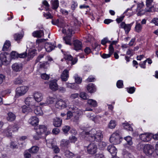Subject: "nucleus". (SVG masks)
I'll return each instance as SVG.
<instances>
[{"instance_id":"nucleus-1","label":"nucleus","mask_w":158,"mask_h":158,"mask_svg":"<svg viewBox=\"0 0 158 158\" xmlns=\"http://www.w3.org/2000/svg\"><path fill=\"white\" fill-rule=\"evenodd\" d=\"M83 133L85 134V137L87 138V139L89 141H99L103 138V135L100 130L96 131L94 130H92L89 132L83 131Z\"/></svg>"},{"instance_id":"nucleus-2","label":"nucleus","mask_w":158,"mask_h":158,"mask_svg":"<svg viewBox=\"0 0 158 158\" xmlns=\"http://www.w3.org/2000/svg\"><path fill=\"white\" fill-rule=\"evenodd\" d=\"M34 130L36 134L33 136V138L36 140H38L41 138V135L46 131L47 128L44 125H40L35 127Z\"/></svg>"},{"instance_id":"nucleus-3","label":"nucleus","mask_w":158,"mask_h":158,"mask_svg":"<svg viewBox=\"0 0 158 158\" xmlns=\"http://www.w3.org/2000/svg\"><path fill=\"white\" fill-rule=\"evenodd\" d=\"M70 109L72 110L73 114L71 120L74 122H77L80 117L83 114L82 111L74 106L70 107Z\"/></svg>"},{"instance_id":"nucleus-4","label":"nucleus","mask_w":158,"mask_h":158,"mask_svg":"<svg viewBox=\"0 0 158 158\" xmlns=\"http://www.w3.org/2000/svg\"><path fill=\"white\" fill-rule=\"evenodd\" d=\"M64 43L67 45L74 46L73 49L77 51L81 50L83 47L82 42L79 40H64Z\"/></svg>"},{"instance_id":"nucleus-5","label":"nucleus","mask_w":158,"mask_h":158,"mask_svg":"<svg viewBox=\"0 0 158 158\" xmlns=\"http://www.w3.org/2000/svg\"><path fill=\"white\" fill-rule=\"evenodd\" d=\"M19 127L16 125H10L3 131L4 134L8 137H11L12 132L18 131Z\"/></svg>"},{"instance_id":"nucleus-6","label":"nucleus","mask_w":158,"mask_h":158,"mask_svg":"<svg viewBox=\"0 0 158 158\" xmlns=\"http://www.w3.org/2000/svg\"><path fill=\"white\" fill-rule=\"evenodd\" d=\"M29 88L26 86L18 87L16 90L15 97L18 98L25 94L28 90Z\"/></svg>"},{"instance_id":"nucleus-7","label":"nucleus","mask_w":158,"mask_h":158,"mask_svg":"<svg viewBox=\"0 0 158 158\" xmlns=\"http://www.w3.org/2000/svg\"><path fill=\"white\" fill-rule=\"evenodd\" d=\"M121 137L117 132L113 133L110 138V141L113 144L116 145L120 143Z\"/></svg>"},{"instance_id":"nucleus-8","label":"nucleus","mask_w":158,"mask_h":158,"mask_svg":"<svg viewBox=\"0 0 158 158\" xmlns=\"http://www.w3.org/2000/svg\"><path fill=\"white\" fill-rule=\"evenodd\" d=\"M47 145L48 147L52 149L53 152L55 153H58L60 151L59 148L55 144L54 142L53 141L52 139L47 141Z\"/></svg>"},{"instance_id":"nucleus-9","label":"nucleus","mask_w":158,"mask_h":158,"mask_svg":"<svg viewBox=\"0 0 158 158\" xmlns=\"http://www.w3.org/2000/svg\"><path fill=\"white\" fill-rule=\"evenodd\" d=\"M87 152L89 154H94L96 153L98 150L96 145L94 143H90L87 147Z\"/></svg>"},{"instance_id":"nucleus-10","label":"nucleus","mask_w":158,"mask_h":158,"mask_svg":"<svg viewBox=\"0 0 158 158\" xmlns=\"http://www.w3.org/2000/svg\"><path fill=\"white\" fill-rule=\"evenodd\" d=\"M143 152L147 155L149 156L154 152V148L152 145L146 144L144 146Z\"/></svg>"},{"instance_id":"nucleus-11","label":"nucleus","mask_w":158,"mask_h":158,"mask_svg":"<svg viewBox=\"0 0 158 158\" xmlns=\"http://www.w3.org/2000/svg\"><path fill=\"white\" fill-rule=\"evenodd\" d=\"M154 0H146V10L148 12H154L155 9L153 4Z\"/></svg>"},{"instance_id":"nucleus-12","label":"nucleus","mask_w":158,"mask_h":158,"mask_svg":"<svg viewBox=\"0 0 158 158\" xmlns=\"http://www.w3.org/2000/svg\"><path fill=\"white\" fill-rule=\"evenodd\" d=\"M133 24V23L129 24H126L124 22H123L120 24V27L124 29L125 33L126 34H127L130 31Z\"/></svg>"},{"instance_id":"nucleus-13","label":"nucleus","mask_w":158,"mask_h":158,"mask_svg":"<svg viewBox=\"0 0 158 158\" xmlns=\"http://www.w3.org/2000/svg\"><path fill=\"white\" fill-rule=\"evenodd\" d=\"M67 101V100L63 101L62 99H60L57 102L55 106L57 108L59 109L64 108L67 107V104L66 102Z\"/></svg>"},{"instance_id":"nucleus-14","label":"nucleus","mask_w":158,"mask_h":158,"mask_svg":"<svg viewBox=\"0 0 158 158\" xmlns=\"http://www.w3.org/2000/svg\"><path fill=\"white\" fill-rule=\"evenodd\" d=\"M25 103L26 105L31 108H34L35 107V101L32 97H27L25 99Z\"/></svg>"},{"instance_id":"nucleus-15","label":"nucleus","mask_w":158,"mask_h":158,"mask_svg":"<svg viewBox=\"0 0 158 158\" xmlns=\"http://www.w3.org/2000/svg\"><path fill=\"white\" fill-rule=\"evenodd\" d=\"M151 133H144L139 135L141 140L144 142H148L152 138Z\"/></svg>"},{"instance_id":"nucleus-16","label":"nucleus","mask_w":158,"mask_h":158,"mask_svg":"<svg viewBox=\"0 0 158 158\" xmlns=\"http://www.w3.org/2000/svg\"><path fill=\"white\" fill-rule=\"evenodd\" d=\"M62 32L64 33H66V36L64 37L63 40H70L72 36V30L71 28H69L66 31L65 29L63 28L62 31Z\"/></svg>"},{"instance_id":"nucleus-17","label":"nucleus","mask_w":158,"mask_h":158,"mask_svg":"<svg viewBox=\"0 0 158 158\" xmlns=\"http://www.w3.org/2000/svg\"><path fill=\"white\" fill-rule=\"evenodd\" d=\"M22 64L19 63H15L13 64L12 66V70L16 72L21 71L22 69Z\"/></svg>"},{"instance_id":"nucleus-18","label":"nucleus","mask_w":158,"mask_h":158,"mask_svg":"<svg viewBox=\"0 0 158 158\" xmlns=\"http://www.w3.org/2000/svg\"><path fill=\"white\" fill-rule=\"evenodd\" d=\"M107 150L111 154L112 156H116L117 151L115 147L112 145H110L108 146Z\"/></svg>"},{"instance_id":"nucleus-19","label":"nucleus","mask_w":158,"mask_h":158,"mask_svg":"<svg viewBox=\"0 0 158 158\" xmlns=\"http://www.w3.org/2000/svg\"><path fill=\"white\" fill-rule=\"evenodd\" d=\"M34 99L38 102H40L43 99V95L41 93L35 92L33 94Z\"/></svg>"},{"instance_id":"nucleus-20","label":"nucleus","mask_w":158,"mask_h":158,"mask_svg":"<svg viewBox=\"0 0 158 158\" xmlns=\"http://www.w3.org/2000/svg\"><path fill=\"white\" fill-rule=\"evenodd\" d=\"M57 81L53 80L50 81L49 86L50 89L53 91L56 90L58 89V86L57 83Z\"/></svg>"},{"instance_id":"nucleus-21","label":"nucleus","mask_w":158,"mask_h":158,"mask_svg":"<svg viewBox=\"0 0 158 158\" xmlns=\"http://www.w3.org/2000/svg\"><path fill=\"white\" fill-rule=\"evenodd\" d=\"M28 122L32 125L34 126L38 125L39 120L36 117L32 116L29 119Z\"/></svg>"},{"instance_id":"nucleus-22","label":"nucleus","mask_w":158,"mask_h":158,"mask_svg":"<svg viewBox=\"0 0 158 158\" xmlns=\"http://www.w3.org/2000/svg\"><path fill=\"white\" fill-rule=\"evenodd\" d=\"M32 35L34 37L40 38L44 35V34L43 30H39L34 31L32 33Z\"/></svg>"},{"instance_id":"nucleus-23","label":"nucleus","mask_w":158,"mask_h":158,"mask_svg":"<svg viewBox=\"0 0 158 158\" xmlns=\"http://www.w3.org/2000/svg\"><path fill=\"white\" fill-rule=\"evenodd\" d=\"M62 120L60 118H56L53 119V124L56 127H60L62 124Z\"/></svg>"},{"instance_id":"nucleus-24","label":"nucleus","mask_w":158,"mask_h":158,"mask_svg":"<svg viewBox=\"0 0 158 158\" xmlns=\"http://www.w3.org/2000/svg\"><path fill=\"white\" fill-rule=\"evenodd\" d=\"M56 47H57L56 44H52L46 43L45 46L46 51L48 52H51Z\"/></svg>"},{"instance_id":"nucleus-25","label":"nucleus","mask_w":158,"mask_h":158,"mask_svg":"<svg viewBox=\"0 0 158 158\" xmlns=\"http://www.w3.org/2000/svg\"><path fill=\"white\" fill-rule=\"evenodd\" d=\"M69 77V71L67 69H65L63 71L61 76V78L62 81H67Z\"/></svg>"},{"instance_id":"nucleus-26","label":"nucleus","mask_w":158,"mask_h":158,"mask_svg":"<svg viewBox=\"0 0 158 158\" xmlns=\"http://www.w3.org/2000/svg\"><path fill=\"white\" fill-rule=\"evenodd\" d=\"M87 89L88 91L90 93H94L96 91L95 86L93 83L88 84L87 86Z\"/></svg>"},{"instance_id":"nucleus-27","label":"nucleus","mask_w":158,"mask_h":158,"mask_svg":"<svg viewBox=\"0 0 158 158\" xmlns=\"http://www.w3.org/2000/svg\"><path fill=\"white\" fill-rule=\"evenodd\" d=\"M55 100L56 99L55 98L53 97H49L47 98L45 103L41 104L44 106L52 104Z\"/></svg>"},{"instance_id":"nucleus-28","label":"nucleus","mask_w":158,"mask_h":158,"mask_svg":"<svg viewBox=\"0 0 158 158\" xmlns=\"http://www.w3.org/2000/svg\"><path fill=\"white\" fill-rule=\"evenodd\" d=\"M0 58L2 62V64L6 65L9 64V61L7 60V57L5 54H0Z\"/></svg>"},{"instance_id":"nucleus-29","label":"nucleus","mask_w":158,"mask_h":158,"mask_svg":"<svg viewBox=\"0 0 158 158\" xmlns=\"http://www.w3.org/2000/svg\"><path fill=\"white\" fill-rule=\"evenodd\" d=\"M16 118L15 114L11 112H9L7 114V116L6 117L7 120L9 121H14Z\"/></svg>"},{"instance_id":"nucleus-30","label":"nucleus","mask_w":158,"mask_h":158,"mask_svg":"<svg viewBox=\"0 0 158 158\" xmlns=\"http://www.w3.org/2000/svg\"><path fill=\"white\" fill-rule=\"evenodd\" d=\"M37 54V50L35 49H30L29 50L28 53V57L32 58Z\"/></svg>"},{"instance_id":"nucleus-31","label":"nucleus","mask_w":158,"mask_h":158,"mask_svg":"<svg viewBox=\"0 0 158 158\" xmlns=\"http://www.w3.org/2000/svg\"><path fill=\"white\" fill-rule=\"evenodd\" d=\"M66 85L67 87L72 89H77L79 88L78 85L75 83H66Z\"/></svg>"},{"instance_id":"nucleus-32","label":"nucleus","mask_w":158,"mask_h":158,"mask_svg":"<svg viewBox=\"0 0 158 158\" xmlns=\"http://www.w3.org/2000/svg\"><path fill=\"white\" fill-rule=\"evenodd\" d=\"M22 112L23 113L27 114L29 112L32 111V109L31 107H27L26 105H23L22 107Z\"/></svg>"},{"instance_id":"nucleus-33","label":"nucleus","mask_w":158,"mask_h":158,"mask_svg":"<svg viewBox=\"0 0 158 158\" xmlns=\"http://www.w3.org/2000/svg\"><path fill=\"white\" fill-rule=\"evenodd\" d=\"M10 43L9 40H6L3 45L2 50L4 51H7L10 47Z\"/></svg>"},{"instance_id":"nucleus-34","label":"nucleus","mask_w":158,"mask_h":158,"mask_svg":"<svg viewBox=\"0 0 158 158\" xmlns=\"http://www.w3.org/2000/svg\"><path fill=\"white\" fill-rule=\"evenodd\" d=\"M52 8L54 10H56L59 6V3L58 0L51 1Z\"/></svg>"},{"instance_id":"nucleus-35","label":"nucleus","mask_w":158,"mask_h":158,"mask_svg":"<svg viewBox=\"0 0 158 158\" xmlns=\"http://www.w3.org/2000/svg\"><path fill=\"white\" fill-rule=\"evenodd\" d=\"M34 113L37 115H41L43 114V112L41 107L37 106L35 109Z\"/></svg>"},{"instance_id":"nucleus-36","label":"nucleus","mask_w":158,"mask_h":158,"mask_svg":"<svg viewBox=\"0 0 158 158\" xmlns=\"http://www.w3.org/2000/svg\"><path fill=\"white\" fill-rule=\"evenodd\" d=\"M87 103L91 106L95 107L97 106V102L92 99H89L87 100Z\"/></svg>"},{"instance_id":"nucleus-37","label":"nucleus","mask_w":158,"mask_h":158,"mask_svg":"<svg viewBox=\"0 0 158 158\" xmlns=\"http://www.w3.org/2000/svg\"><path fill=\"white\" fill-rule=\"evenodd\" d=\"M142 29V26L139 23H136L135 27V30L138 33L140 32Z\"/></svg>"},{"instance_id":"nucleus-38","label":"nucleus","mask_w":158,"mask_h":158,"mask_svg":"<svg viewBox=\"0 0 158 158\" xmlns=\"http://www.w3.org/2000/svg\"><path fill=\"white\" fill-rule=\"evenodd\" d=\"M65 156L68 158H72L74 156V154L69 150H66L64 153Z\"/></svg>"},{"instance_id":"nucleus-39","label":"nucleus","mask_w":158,"mask_h":158,"mask_svg":"<svg viewBox=\"0 0 158 158\" xmlns=\"http://www.w3.org/2000/svg\"><path fill=\"white\" fill-rule=\"evenodd\" d=\"M123 126L125 129L127 130L131 131H133V129L131 125L128 123H124L123 124Z\"/></svg>"},{"instance_id":"nucleus-40","label":"nucleus","mask_w":158,"mask_h":158,"mask_svg":"<svg viewBox=\"0 0 158 158\" xmlns=\"http://www.w3.org/2000/svg\"><path fill=\"white\" fill-rule=\"evenodd\" d=\"M39 150V148L37 146L32 147L30 149L29 152L32 153H36Z\"/></svg>"},{"instance_id":"nucleus-41","label":"nucleus","mask_w":158,"mask_h":158,"mask_svg":"<svg viewBox=\"0 0 158 158\" xmlns=\"http://www.w3.org/2000/svg\"><path fill=\"white\" fill-rule=\"evenodd\" d=\"M69 140L63 139L60 142V145L62 147H66L69 144Z\"/></svg>"},{"instance_id":"nucleus-42","label":"nucleus","mask_w":158,"mask_h":158,"mask_svg":"<svg viewBox=\"0 0 158 158\" xmlns=\"http://www.w3.org/2000/svg\"><path fill=\"white\" fill-rule=\"evenodd\" d=\"M10 55L11 58L12 59H15L19 57V54L15 51H12L10 53Z\"/></svg>"},{"instance_id":"nucleus-43","label":"nucleus","mask_w":158,"mask_h":158,"mask_svg":"<svg viewBox=\"0 0 158 158\" xmlns=\"http://www.w3.org/2000/svg\"><path fill=\"white\" fill-rule=\"evenodd\" d=\"M116 126V123L115 121L114 120H111L109 123L108 127L111 129L114 128Z\"/></svg>"},{"instance_id":"nucleus-44","label":"nucleus","mask_w":158,"mask_h":158,"mask_svg":"<svg viewBox=\"0 0 158 158\" xmlns=\"http://www.w3.org/2000/svg\"><path fill=\"white\" fill-rule=\"evenodd\" d=\"M75 82L77 84H80L82 81V78L79 77L77 74H75L74 76Z\"/></svg>"},{"instance_id":"nucleus-45","label":"nucleus","mask_w":158,"mask_h":158,"mask_svg":"<svg viewBox=\"0 0 158 158\" xmlns=\"http://www.w3.org/2000/svg\"><path fill=\"white\" fill-rule=\"evenodd\" d=\"M106 143L103 141H100L98 144V146L101 150H103L106 145Z\"/></svg>"},{"instance_id":"nucleus-46","label":"nucleus","mask_w":158,"mask_h":158,"mask_svg":"<svg viewBox=\"0 0 158 158\" xmlns=\"http://www.w3.org/2000/svg\"><path fill=\"white\" fill-rule=\"evenodd\" d=\"M24 35V34H16L14 35L15 40H21L22 39Z\"/></svg>"},{"instance_id":"nucleus-47","label":"nucleus","mask_w":158,"mask_h":158,"mask_svg":"<svg viewBox=\"0 0 158 158\" xmlns=\"http://www.w3.org/2000/svg\"><path fill=\"white\" fill-rule=\"evenodd\" d=\"M124 139L127 141V143L129 145H131L132 144V138L130 136H127L124 138Z\"/></svg>"},{"instance_id":"nucleus-48","label":"nucleus","mask_w":158,"mask_h":158,"mask_svg":"<svg viewBox=\"0 0 158 158\" xmlns=\"http://www.w3.org/2000/svg\"><path fill=\"white\" fill-rule=\"evenodd\" d=\"M40 77L42 79L45 80H48L50 77L49 75L47 74L46 73H42L40 75Z\"/></svg>"},{"instance_id":"nucleus-49","label":"nucleus","mask_w":158,"mask_h":158,"mask_svg":"<svg viewBox=\"0 0 158 158\" xmlns=\"http://www.w3.org/2000/svg\"><path fill=\"white\" fill-rule=\"evenodd\" d=\"M42 4L45 6V8L46 10H49L50 5L46 0L43 1L42 2Z\"/></svg>"},{"instance_id":"nucleus-50","label":"nucleus","mask_w":158,"mask_h":158,"mask_svg":"<svg viewBox=\"0 0 158 158\" xmlns=\"http://www.w3.org/2000/svg\"><path fill=\"white\" fill-rule=\"evenodd\" d=\"M117 87L118 88H123V81L121 80H118L116 83Z\"/></svg>"},{"instance_id":"nucleus-51","label":"nucleus","mask_w":158,"mask_h":158,"mask_svg":"<svg viewBox=\"0 0 158 158\" xmlns=\"http://www.w3.org/2000/svg\"><path fill=\"white\" fill-rule=\"evenodd\" d=\"M80 96L81 98L84 100L87 99L89 98L86 94L84 92H81L80 94Z\"/></svg>"},{"instance_id":"nucleus-52","label":"nucleus","mask_w":158,"mask_h":158,"mask_svg":"<svg viewBox=\"0 0 158 158\" xmlns=\"http://www.w3.org/2000/svg\"><path fill=\"white\" fill-rule=\"evenodd\" d=\"M70 129V127L68 126H64L62 128V131L65 134H67Z\"/></svg>"},{"instance_id":"nucleus-53","label":"nucleus","mask_w":158,"mask_h":158,"mask_svg":"<svg viewBox=\"0 0 158 158\" xmlns=\"http://www.w3.org/2000/svg\"><path fill=\"white\" fill-rule=\"evenodd\" d=\"M137 11L138 12L137 15L138 16H141L144 14L146 12H148L146 10V8L145 10L141 9Z\"/></svg>"},{"instance_id":"nucleus-54","label":"nucleus","mask_w":158,"mask_h":158,"mask_svg":"<svg viewBox=\"0 0 158 158\" xmlns=\"http://www.w3.org/2000/svg\"><path fill=\"white\" fill-rule=\"evenodd\" d=\"M23 82V80L20 78L19 77L17 78L15 80L14 83L16 85H19L22 84Z\"/></svg>"},{"instance_id":"nucleus-55","label":"nucleus","mask_w":158,"mask_h":158,"mask_svg":"<svg viewBox=\"0 0 158 158\" xmlns=\"http://www.w3.org/2000/svg\"><path fill=\"white\" fill-rule=\"evenodd\" d=\"M64 58L68 61H71L73 60V57L70 55L66 53L64 54Z\"/></svg>"},{"instance_id":"nucleus-56","label":"nucleus","mask_w":158,"mask_h":158,"mask_svg":"<svg viewBox=\"0 0 158 158\" xmlns=\"http://www.w3.org/2000/svg\"><path fill=\"white\" fill-rule=\"evenodd\" d=\"M73 112H72L71 111H68L67 113V118L66 119L68 120L70 119L71 118H72L73 117Z\"/></svg>"},{"instance_id":"nucleus-57","label":"nucleus","mask_w":158,"mask_h":158,"mask_svg":"<svg viewBox=\"0 0 158 158\" xmlns=\"http://www.w3.org/2000/svg\"><path fill=\"white\" fill-rule=\"evenodd\" d=\"M44 55L45 54L44 53L40 54L39 55L35 60V63H37L39 62L41 59L44 57Z\"/></svg>"},{"instance_id":"nucleus-58","label":"nucleus","mask_w":158,"mask_h":158,"mask_svg":"<svg viewBox=\"0 0 158 158\" xmlns=\"http://www.w3.org/2000/svg\"><path fill=\"white\" fill-rule=\"evenodd\" d=\"M127 92L130 94H133L135 91V88L134 87H131L127 89Z\"/></svg>"},{"instance_id":"nucleus-59","label":"nucleus","mask_w":158,"mask_h":158,"mask_svg":"<svg viewBox=\"0 0 158 158\" xmlns=\"http://www.w3.org/2000/svg\"><path fill=\"white\" fill-rule=\"evenodd\" d=\"M126 53L127 55L131 56L134 54L135 53L132 49H129L127 51Z\"/></svg>"},{"instance_id":"nucleus-60","label":"nucleus","mask_w":158,"mask_h":158,"mask_svg":"<svg viewBox=\"0 0 158 158\" xmlns=\"http://www.w3.org/2000/svg\"><path fill=\"white\" fill-rule=\"evenodd\" d=\"M95 79V78L94 77L92 76H90L86 80V81L87 82H92L94 81Z\"/></svg>"},{"instance_id":"nucleus-61","label":"nucleus","mask_w":158,"mask_h":158,"mask_svg":"<svg viewBox=\"0 0 158 158\" xmlns=\"http://www.w3.org/2000/svg\"><path fill=\"white\" fill-rule=\"evenodd\" d=\"M109 53L111 55L114 52V49L111 44H110L109 48Z\"/></svg>"},{"instance_id":"nucleus-62","label":"nucleus","mask_w":158,"mask_h":158,"mask_svg":"<svg viewBox=\"0 0 158 158\" xmlns=\"http://www.w3.org/2000/svg\"><path fill=\"white\" fill-rule=\"evenodd\" d=\"M40 68H46L47 65H48V63L47 62H44L43 63H40Z\"/></svg>"},{"instance_id":"nucleus-63","label":"nucleus","mask_w":158,"mask_h":158,"mask_svg":"<svg viewBox=\"0 0 158 158\" xmlns=\"http://www.w3.org/2000/svg\"><path fill=\"white\" fill-rule=\"evenodd\" d=\"M44 15L47 19H52L53 18V16L49 12L47 13H44Z\"/></svg>"},{"instance_id":"nucleus-64","label":"nucleus","mask_w":158,"mask_h":158,"mask_svg":"<svg viewBox=\"0 0 158 158\" xmlns=\"http://www.w3.org/2000/svg\"><path fill=\"white\" fill-rule=\"evenodd\" d=\"M84 52L86 54L88 55L91 53V49L90 48L86 47L84 49Z\"/></svg>"}]
</instances>
